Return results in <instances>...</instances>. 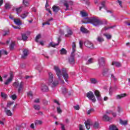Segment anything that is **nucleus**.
Here are the masks:
<instances>
[{"label":"nucleus","instance_id":"a878e982","mask_svg":"<svg viewBox=\"0 0 130 130\" xmlns=\"http://www.w3.org/2000/svg\"><path fill=\"white\" fill-rule=\"evenodd\" d=\"M80 31L82 32V33H89V30H88L86 28H84L83 26H81L80 28Z\"/></svg>","mask_w":130,"mask_h":130},{"label":"nucleus","instance_id":"4be33fe9","mask_svg":"<svg viewBox=\"0 0 130 130\" xmlns=\"http://www.w3.org/2000/svg\"><path fill=\"white\" fill-rule=\"evenodd\" d=\"M23 11V6H20L18 8H16V11L17 14V15H19L21 12Z\"/></svg>","mask_w":130,"mask_h":130},{"label":"nucleus","instance_id":"5fc2aeb1","mask_svg":"<svg viewBox=\"0 0 130 130\" xmlns=\"http://www.w3.org/2000/svg\"><path fill=\"white\" fill-rule=\"evenodd\" d=\"M57 111L58 113H61L62 111H61V109H60V107H57Z\"/></svg>","mask_w":130,"mask_h":130},{"label":"nucleus","instance_id":"603ef678","mask_svg":"<svg viewBox=\"0 0 130 130\" xmlns=\"http://www.w3.org/2000/svg\"><path fill=\"white\" fill-rule=\"evenodd\" d=\"M27 96H28V97H32L33 96V93L32 92V91H29L27 92Z\"/></svg>","mask_w":130,"mask_h":130},{"label":"nucleus","instance_id":"de8ad7c7","mask_svg":"<svg viewBox=\"0 0 130 130\" xmlns=\"http://www.w3.org/2000/svg\"><path fill=\"white\" fill-rule=\"evenodd\" d=\"M91 82L92 84H96V83H97V80H96L95 78H92L91 79Z\"/></svg>","mask_w":130,"mask_h":130},{"label":"nucleus","instance_id":"20e7f679","mask_svg":"<svg viewBox=\"0 0 130 130\" xmlns=\"http://www.w3.org/2000/svg\"><path fill=\"white\" fill-rule=\"evenodd\" d=\"M86 95L89 100H90L92 102H96V98H95V95H94V93H93L92 91L87 92Z\"/></svg>","mask_w":130,"mask_h":130},{"label":"nucleus","instance_id":"6e6d98bb","mask_svg":"<svg viewBox=\"0 0 130 130\" xmlns=\"http://www.w3.org/2000/svg\"><path fill=\"white\" fill-rule=\"evenodd\" d=\"M83 41H79V46L81 48H83Z\"/></svg>","mask_w":130,"mask_h":130},{"label":"nucleus","instance_id":"a18cd8bd","mask_svg":"<svg viewBox=\"0 0 130 130\" xmlns=\"http://www.w3.org/2000/svg\"><path fill=\"white\" fill-rule=\"evenodd\" d=\"M63 5H64V7H66V9H65V11H68V10H69V4H68V3H64L63 4Z\"/></svg>","mask_w":130,"mask_h":130},{"label":"nucleus","instance_id":"58836bf2","mask_svg":"<svg viewBox=\"0 0 130 130\" xmlns=\"http://www.w3.org/2000/svg\"><path fill=\"white\" fill-rule=\"evenodd\" d=\"M34 108L35 110H40V106L38 105H34Z\"/></svg>","mask_w":130,"mask_h":130},{"label":"nucleus","instance_id":"864d4df0","mask_svg":"<svg viewBox=\"0 0 130 130\" xmlns=\"http://www.w3.org/2000/svg\"><path fill=\"white\" fill-rule=\"evenodd\" d=\"M13 85L14 87H16L17 88L19 86V82L17 81L14 82V83L13 84Z\"/></svg>","mask_w":130,"mask_h":130},{"label":"nucleus","instance_id":"7ed1b4c3","mask_svg":"<svg viewBox=\"0 0 130 130\" xmlns=\"http://www.w3.org/2000/svg\"><path fill=\"white\" fill-rule=\"evenodd\" d=\"M54 70L55 71L56 74L58 77V82H60V84H64V81L61 79L62 74H61V71H60V69H59V68H58L57 66H54Z\"/></svg>","mask_w":130,"mask_h":130},{"label":"nucleus","instance_id":"473e14b6","mask_svg":"<svg viewBox=\"0 0 130 130\" xmlns=\"http://www.w3.org/2000/svg\"><path fill=\"white\" fill-rule=\"evenodd\" d=\"M28 15H29V12H25V13L22 14L20 17L22 18V19H25L27 17Z\"/></svg>","mask_w":130,"mask_h":130},{"label":"nucleus","instance_id":"338daca9","mask_svg":"<svg viewBox=\"0 0 130 130\" xmlns=\"http://www.w3.org/2000/svg\"><path fill=\"white\" fill-rule=\"evenodd\" d=\"M40 102V100L39 99H36L35 101H34V103H39Z\"/></svg>","mask_w":130,"mask_h":130},{"label":"nucleus","instance_id":"f704fd0d","mask_svg":"<svg viewBox=\"0 0 130 130\" xmlns=\"http://www.w3.org/2000/svg\"><path fill=\"white\" fill-rule=\"evenodd\" d=\"M120 123L121 124H122L123 125H126V124H127V121H123L122 120H120Z\"/></svg>","mask_w":130,"mask_h":130},{"label":"nucleus","instance_id":"13d9d810","mask_svg":"<svg viewBox=\"0 0 130 130\" xmlns=\"http://www.w3.org/2000/svg\"><path fill=\"white\" fill-rule=\"evenodd\" d=\"M108 71H109V70L108 68H105L103 71V75H105V74H106V73L108 72Z\"/></svg>","mask_w":130,"mask_h":130},{"label":"nucleus","instance_id":"5701e85b","mask_svg":"<svg viewBox=\"0 0 130 130\" xmlns=\"http://www.w3.org/2000/svg\"><path fill=\"white\" fill-rule=\"evenodd\" d=\"M24 86V83L23 82H21L18 88V93H20L21 91H22V89H23V87Z\"/></svg>","mask_w":130,"mask_h":130},{"label":"nucleus","instance_id":"f03ea898","mask_svg":"<svg viewBox=\"0 0 130 130\" xmlns=\"http://www.w3.org/2000/svg\"><path fill=\"white\" fill-rule=\"evenodd\" d=\"M48 75L49 78L46 81L47 84L49 86L52 84V87L53 88L54 87H56V86H57V85H58L59 84L58 80H54L53 81V74H52L51 72H49L48 73Z\"/></svg>","mask_w":130,"mask_h":130},{"label":"nucleus","instance_id":"e433bc0d","mask_svg":"<svg viewBox=\"0 0 130 130\" xmlns=\"http://www.w3.org/2000/svg\"><path fill=\"white\" fill-rule=\"evenodd\" d=\"M60 54H67V50L64 48H62L60 50Z\"/></svg>","mask_w":130,"mask_h":130},{"label":"nucleus","instance_id":"2f4dec72","mask_svg":"<svg viewBox=\"0 0 130 130\" xmlns=\"http://www.w3.org/2000/svg\"><path fill=\"white\" fill-rule=\"evenodd\" d=\"M53 19L52 18H51L50 19H48L47 21H46L45 23H43V26H44L45 25H50V23H49V22H50V21H52Z\"/></svg>","mask_w":130,"mask_h":130},{"label":"nucleus","instance_id":"09e8293b","mask_svg":"<svg viewBox=\"0 0 130 130\" xmlns=\"http://www.w3.org/2000/svg\"><path fill=\"white\" fill-rule=\"evenodd\" d=\"M92 112H94V109H90V110L87 111V114H91Z\"/></svg>","mask_w":130,"mask_h":130},{"label":"nucleus","instance_id":"4468645a","mask_svg":"<svg viewBox=\"0 0 130 130\" xmlns=\"http://www.w3.org/2000/svg\"><path fill=\"white\" fill-rule=\"evenodd\" d=\"M41 89L43 92H47L48 91V86L46 84H42Z\"/></svg>","mask_w":130,"mask_h":130},{"label":"nucleus","instance_id":"c9c22d12","mask_svg":"<svg viewBox=\"0 0 130 130\" xmlns=\"http://www.w3.org/2000/svg\"><path fill=\"white\" fill-rule=\"evenodd\" d=\"M15 46V42H12L10 46V49L11 50L14 49V47Z\"/></svg>","mask_w":130,"mask_h":130},{"label":"nucleus","instance_id":"f257e3e1","mask_svg":"<svg viewBox=\"0 0 130 130\" xmlns=\"http://www.w3.org/2000/svg\"><path fill=\"white\" fill-rule=\"evenodd\" d=\"M83 24H88V23H90L94 27H98V26L103 25L104 24L103 21L94 17L90 18H86L85 21H83Z\"/></svg>","mask_w":130,"mask_h":130},{"label":"nucleus","instance_id":"9d476101","mask_svg":"<svg viewBox=\"0 0 130 130\" xmlns=\"http://www.w3.org/2000/svg\"><path fill=\"white\" fill-rule=\"evenodd\" d=\"M61 41V40L60 39V37H59L58 38V43L57 44H55L53 42H51L50 43V44H49V46H52V47H55V46H57V45H58V44H59V42H60V41Z\"/></svg>","mask_w":130,"mask_h":130},{"label":"nucleus","instance_id":"412c9836","mask_svg":"<svg viewBox=\"0 0 130 130\" xmlns=\"http://www.w3.org/2000/svg\"><path fill=\"white\" fill-rule=\"evenodd\" d=\"M96 40L98 42H99V43H102V42L104 41V39L103 38V37H102V36H99L97 37Z\"/></svg>","mask_w":130,"mask_h":130},{"label":"nucleus","instance_id":"bf43d9fd","mask_svg":"<svg viewBox=\"0 0 130 130\" xmlns=\"http://www.w3.org/2000/svg\"><path fill=\"white\" fill-rule=\"evenodd\" d=\"M74 108L76 109V110H79L80 109V106L79 105L75 106L74 107Z\"/></svg>","mask_w":130,"mask_h":130},{"label":"nucleus","instance_id":"dca6fc26","mask_svg":"<svg viewBox=\"0 0 130 130\" xmlns=\"http://www.w3.org/2000/svg\"><path fill=\"white\" fill-rule=\"evenodd\" d=\"M104 58H100L99 59V67H102L103 66H104Z\"/></svg>","mask_w":130,"mask_h":130},{"label":"nucleus","instance_id":"aec40b11","mask_svg":"<svg viewBox=\"0 0 130 130\" xmlns=\"http://www.w3.org/2000/svg\"><path fill=\"white\" fill-rule=\"evenodd\" d=\"M112 66H115L117 68H120L121 64L119 62L113 61L112 62Z\"/></svg>","mask_w":130,"mask_h":130},{"label":"nucleus","instance_id":"f8f14e48","mask_svg":"<svg viewBox=\"0 0 130 130\" xmlns=\"http://www.w3.org/2000/svg\"><path fill=\"white\" fill-rule=\"evenodd\" d=\"M85 124L87 129H90V127L91 126V120L90 119H88L85 122Z\"/></svg>","mask_w":130,"mask_h":130},{"label":"nucleus","instance_id":"f3484780","mask_svg":"<svg viewBox=\"0 0 130 130\" xmlns=\"http://www.w3.org/2000/svg\"><path fill=\"white\" fill-rule=\"evenodd\" d=\"M14 22L15 24H16L18 26H21V25H22V21H21V20L19 19H14Z\"/></svg>","mask_w":130,"mask_h":130},{"label":"nucleus","instance_id":"39448f33","mask_svg":"<svg viewBox=\"0 0 130 130\" xmlns=\"http://www.w3.org/2000/svg\"><path fill=\"white\" fill-rule=\"evenodd\" d=\"M10 77L4 82L5 85H8L12 83L13 79H14V73L13 72H10Z\"/></svg>","mask_w":130,"mask_h":130},{"label":"nucleus","instance_id":"c85d7f7f","mask_svg":"<svg viewBox=\"0 0 130 130\" xmlns=\"http://www.w3.org/2000/svg\"><path fill=\"white\" fill-rule=\"evenodd\" d=\"M22 4L24 7H28L29 6V2H28V0H23Z\"/></svg>","mask_w":130,"mask_h":130},{"label":"nucleus","instance_id":"9b49d317","mask_svg":"<svg viewBox=\"0 0 130 130\" xmlns=\"http://www.w3.org/2000/svg\"><path fill=\"white\" fill-rule=\"evenodd\" d=\"M29 51L28 49H24L23 51V54L21 56L22 58H25L28 56V53Z\"/></svg>","mask_w":130,"mask_h":130},{"label":"nucleus","instance_id":"4d7b16f0","mask_svg":"<svg viewBox=\"0 0 130 130\" xmlns=\"http://www.w3.org/2000/svg\"><path fill=\"white\" fill-rule=\"evenodd\" d=\"M117 3H118V4H119L120 7L121 8H122V2H121V1H119V0H117Z\"/></svg>","mask_w":130,"mask_h":130},{"label":"nucleus","instance_id":"3c124183","mask_svg":"<svg viewBox=\"0 0 130 130\" xmlns=\"http://www.w3.org/2000/svg\"><path fill=\"white\" fill-rule=\"evenodd\" d=\"M13 104H14V102H9L7 104V107H10L11 106V105H13Z\"/></svg>","mask_w":130,"mask_h":130},{"label":"nucleus","instance_id":"0e129e2a","mask_svg":"<svg viewBox=\"0 0 130 130\" xmlns=\"http://www.w3.org/2000/svg\"><path fill=\"white\" fill-rule=\"evenodd\" d=\"M111 78H112V80H114V81H117V79H116L115 78V77L114 76V75H111Z\"/></svg>","mask_w":130,"mask_h":130},{"label":"nucleus","instance_id":"1a4fd4ad","mask_svg":"<svg viewBox=\"0 0 130 130\" xmlns=\"http://www.w3.org/2000/svg\"><path fill=\"white\" fill-rule=\"evenodd\" d=\"M18 40H23V41H26L28 39V35L27 34H22V38H17Z\"/></svg>","mask_w":130,"mask_h":130},{"label":"nucleus","instance_id":"774afa93","mask_svg":"<svg viewBox=\"0 0 130 130\" xmlns=\"http://www.w3.org/2000/svg\"><path fill=\"white\" fill-rule=\"evenodd\" d=\"M79 129L80 130H84V127L82 125H79Z\"/></svg>","mask_w":130,"mask_h":130},{"label":"nucleus","instance_id":"bb28decb","mask_svg":"<svg viewBox=\"0 0 130 130\" xmlns=\"http://www.w3.org/2000/svg\"><path fill=\"white\" fill-rule=\"evenodd\" d=\"M76 43L75 42H74L72 44V49H73V51L72 52V53H75V52H76Z\"/></svg>","mask_w":130,"mask_h":130},{"label":"nucleus","instance_id":"2eb2a0df","mask_svg":"<svg viewBox=\"0 0 130 130\" xmlns=\"http://www.w3.org/2000/svg\"><path fill=\"white\" fill-rule=\"evenodd\" d=\"M5 112L8 116H12L13 115V113H12L11 110L7 109V108H5Z\"/></svg>","mask_w":130,"mask_h":130},{"label":"nucleus","instance_id":"b1692460","mask_svg":"<svg viewBox=\"0 0 130 130\" xmlns=\"http://www.w3.org/2000/svg\"><path fill=\"white\" fill-rule=\"evenodd\" d=\"M80 15L83 18H85L86 17H88V13H87V12H85V11H80Z\"/></svg>","mask_w":130,"mask_h":130},{"label":"nucleus","instance_id":"6e6552de","mask_svg":"<svg viewBox=\"0 0 130 130\" xmlns=\"http://www.w3.org/2000/svg\"><path fill=\"white\" fill-rule=\"evenodd\" d=\"M84 45L86 46V47H88V48H91L93 49L94 48V45L92 42L89 41H86L84 43Z\"/></svg>","mask_w":130,"mask_h":130},{"label":"nucleus","instance_id":"ea45409f","mask_svg":"<svg viewBox=\"0 0 130 130\" xmlns=\"http://www.w3.org/2000/svg\"><path fill=\"white\" fill-rule=\"evenodd\" d=\"M101 5L102 6L101 7H100V11H101L102 9H103V8H105V2H102L101 3Z\"/></svg>","mask_w":130,"mask_h":130},{"label":"nucleus","instance_id":"37998d69","mask_svg":"<svg viewBox=\"0 0 130 130\" xmlns=\"http://www.w3.org/2000/svg\"><path fill=\"white\" fill-rule=\"evenodd\" d=\"M1 96H2V98H4V99H6V98L8 97V95L4 92L1 93Z\"/></svg>","mask_w":130,"mask_h":130},{"label":"nucleus","instance_id":"423d86ee","mask_svg":"<svg viewBox=\"0 0 130 130\" xmlns=\"http://www.w3.org/2000/svg\"><path fill=\"white\" fill-rule=\"evenodd\" d=\"M61 73L62 74V76L63 75L64 80H65L66 82H68V79H69V74L67 72V69L64 68L62 69Z\"/></svg>","mask_w":130,"mask_h":130},{"label":"nucleus","instance_id":"a19ab883","mask_svg":"<svg viewBox=\"0 0 130 130\" xmlns=\"http://www.w3.org/2000/svg\"><path fill=\"white\" fill-rule=\"evenodd\" d=\"M41 38V35L39 34L37 37H36V41L37 42H39V39Z\"/></svg>","mask_w":130,"mask_h":130},{"label":"nucleus","instance_id":"393cba45","mask_svg":"<svg viewBox=\"0 0 130 130\" xmlns=\"http://www.w3.org/2000/svg\"><path fill=\"white\" fill-rule=\"evenodd\" d=\"M126 96V94L125 93H122L120 95H118L116 96V99H121Z\"/></svg>","mask_w":130,"mask_h":130},{"label":"nucleus","instance_id":"052dcab7","mask_svg":"<svg viewBox=\"0 0 130 130\" xmlns=\"http://www.w3.org/2000/svg\"><path fill=\"white\" fill-rule=\"evenodd\" d=\"M67 33H73V31H72V29L70 28H68L67 29Z\"/></svg>","mask_w":130,"mask_h":130},{"label":"nucleus","instance_id":"6ab92c4d","mask_svg":"<svg viewBox=\"0 0 130 130\" xmlns=\"http://www.w3.org/2000/svg\"><path fill=\"white\" fill-rule=\"evenodd\" d=\"M111 118L106 114L104 115L103 116V120L104 121H109V120H111Z\"/></svg>","mask_w":130,"mask_h":130},{"label":"nucleus","instance_id":"49530a36","mask_svg":"<svg viewBox=\"0 0 130 130\" xmlns=\"http://www.w3.org/2000/svg\"><path fill=\"white\" fill-rule=\"evenodd\" d=\"M113 28V26H110V27H105L103 29V31H106L107 30H108V29H112Z\"/></svg>","mask_w":130,"mask_h":130},{"label":"nucleus","instance_id":"e2e57ef3","mask_svg":"<svg viewBox=\"0 0 130 130\" xmlns=\"http://www.w3.org/2000/svg\"><path fill=\"white\" fill-rule=\"evenodd\" d=\"M88 63H92L93 62V58H91L88 60Z\"/></svg>","mask_w":130,"mask_h":130},{"label":"nucleus","instance_id":"c756f323","mask_svg":"<svg viewBox=\"0 0 130 130\" xmlns=\"http://www.w3.org/2000/svg\"><path fill=\"white\" fill-rule=\"evenodd\" d=\"M3 54H6V55H8V52L5 50H0V57Z\"/></svg>","mask_w":130,"mask_h":130},{"label":"nucleus","instance_id":"680f3d73","mask_svg":"<svg viewBox=\"0 0 130 130\" xmlns=\"http://www.w3.org/2000/svg\"><path fill=\"white\" fill-rule=\"evenodd\" d=\"M117 111H118V112H119V113H120V112H121V111H122V110L121 109V108H120V107H118Z\"/></svg>","mask_w":130,"mask_h":130},{"label":"nucleus","instance_id":"8fccbe9b","mask_svg":"<svg viewBox=\"0 0 130 130\" xmlns=\"http://www.w3.org/2000/svg\"><path fill=\"white\" fill-rule=\"evenodd\" d=\"M11 98H12L13 100H16V99H17V95L16 94H13L11 96Z\"/></svg>","mask_w":130,"mask_h":130},{"label":"nucleus","instance_id":"0eeeda50","mask_svg":"<svg viewBox=\"0 0 130 130\" xmlns=\"http://www.w3.org/2000/svg\"><path fill=\"white\" fill-rule=\"evenodd\" d=\"M69 61L71 64H75L76 60L75 59V54L73 53H71V56L69 58Z\"/></svg>","mask_w":130,"mask_h":130},{"label":"nucleus","instance_id":"a211bd4d","mask_svg":"<svg viewBox=\"0 0 130 130\" xmlns=\"http://www.w3.org/2000/svg\"><path fill=\"white\" fill-rule=\"evenodd\" d=\"M52 10H53V12H54V13H57V12H58V11H59V10H60V9L59 8V7L54 5L52 7Z\"/></svg>","mask_w":130,"mask_h":130},{"label":"nucleus","instance_id":"69168bd1","mask_svg":"<svg viewBox=\"0 0 130 130\" xmlns=\"http://www.w3.org/2000/svg\"><path fill=\"white\" fill-rule=\"evenodd\" d=\"M61 124V130H66V128H64V125L63 124Z\"/></svg>","mask_w":130,"mask_h":130},{"label":"nucleus","instance_id":"7c9ffc66","mask_svg":"<svg viewBox=\"0 0 130 130\" xmlns=\"http://www.w3.org/2000/svg\"><path fill=\"white\" fill-rule=\"evenodd\" d=\"M109 130H118V129H117V127H116V126L114 125H111L109 127Z\"/></svg>","mask_w":130,"mask_h":130},{"label":"nucleus","instance_id":"ddd939ff","mask_svg":"<svg viewBox=\"0 0 130 130\" xmlns=\"http://www.w3.org/2000/svg\"><path fill=\"white\" fill-rule=\"evenodd\" d=\"M94 95L96 96L98 100H101V94L99 91L95 90L94 91Z\"/></svg>","mask_w":130,"mask_h":130},{"label":"nucleus","instance_id":"cd10ccee","mask_svg":"<svg viewBox=\"0 0 130 130\" xmlns=\"http://www.w3.org/2000/svg\"><path fill=\"white\" fill-rule=\"evenodd\" d=\"M104 36H105V37L107 38V39L109 40V39H111V37H112V36H111V35H110V34H108V33H105L104 34Z\"/></svg>","mask_w":130,"mask_h":130},{"label":"nucleus","instance_id":"4c0bfd02","mask_svg":"<svg viewBox=\"0 0 130 130\" xmlns=\"http://www.w3.org/2000/svg\"><path fill=\"white\" fill-rule=\"evenodd\" d=\"M61 91L63 94H67V93H68V90L66 87H62L61 89Z\"/></svg>","mask_w":130,"mask_h":130},{"label":"nucleus","instance_id":"c03bdc74","mask_svg":"<svg viewBox=\"0 0 130 130\" xmlns=\"http://www.w3.org/2000/svg\"><path fill=\"white\" fill-rule=\"evenodd\" d=\"M5 9L6 10H9V9H11V6L10 5V4H9V3H6L5 4Z\"/></svg>","mask_w":130,"mask_h":130},{"label":"nucleus","instance_id":"79ce46f5","mask_svg":"<svg viewBox=\"0 0 130 130\" xmlns=\"http://www.w3.org/2000/svg\"><path fill=\"white\" fill-rule=\"evenodd\" d=\"M94 128H98L99 127V123L95 122L93 124Z\"/></svg>","mask_w":130,"mask_h":130},{"label":"nucleus","instance_id":"72a5a7b5","mask_svg":"<svg viewBox=\"0 0 130 130\" xmlns=\"http://www.w3.org/2000/svg\"><path fill=\"white\" fill-rule=\"evenodd\" d=\"M42 123H43L42 121L41 120H37L35 121V125H40Z\"/></svg>","mask_w":130,"mask_h":130}]
</instances>
